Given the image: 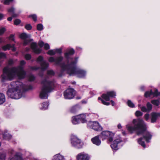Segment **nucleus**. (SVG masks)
I'll return each instance as SVG.
<instances>
[{
  "mask_svg": "<svg viewBox=\"0 0 160 160\" xmlns=\"http://www.w3.org/2000/svg\"><path fill=\"white\" fill-rule=\"evenodd\" d=\"M132 123L133 126H128L127 129L131 133H132L135 131L137 135H143L142 137L137 139V142L139 144L145 148L146 145L142 140L144 139L148 143L151 139L152 135L150 132L147 131V126L143 120L134 119Z\"/></svg>",
  "mask_w": 160,
  "mask_h": 160,
  "instance_id": "nucleus-1",
  "label": "nucleus"
},
{
  "mask_svg": "<svg viewBox=\"0 0 160 160\" xmlns=\"http://www.w3.org/2000/svg\"><path fill=\"white\" fill-rule=\"evenodd\" d=\"M12 88L8 89L7 94L8 97L11 98L18 99L22 96V90L24 88V85L22 82L17 81L11 83Z\"/></svg>",
  "mask_w": 160,
  "mask_h": 160,
  "instance_id": "nucleus-2",
  "label": "nucleus"
},
{
  "mask_svg": "<svg viewBox=\"0 0 160 160\" xmlns=\"http://www.w3.org/2000/svg\"><path fill=\"white\" fill-rule=\"evenodd\" d=\"M41 83L42 85L39 97L42 99H47L48 93L52 92L56 87L55 82L54 80H48L45 78L42 80Z\"/></svg>",
  "mask_w": 160,
  "mask_h": 160,
  "instance_id": "nucleus-3",
  "label": "nucleus"
},
{
  "mask_svg": "<svg viewBox=\"0 0 160 160\" xmlns=\"http://www.w3.org/2000/svg\"><path fill=\"white\" fill-rule=\"evenodd\" d=\"M78 57H75L74 60L72 61L73 63L71 64V65L67 71V73L70 76L75 74L77 75V77L79 78H84L86 76V71L82 70L77 69L76 65L78 62Z\"/></svg>",
  "mask_w": 160,
  "mask_h": 160,
  "instance_id": "nucleus-4",
  "label": "nucleus"
},
{
  "mask_svg": "<svg viewBox=\"0 0 160 160\" xmlns=\"http://www.w3.org/2000/svg\"><path fill=\"white\" fill-rule=\"evenodd\" d=\"M18 68L15 67L12 68L4 67L3 69V72L4 74L2 75V80L10 81L13 80L15 77Z\"/></svg>",
  "mask_w": 160,
  "mask_h": 160,
  "instance_id": "nucleus-5",
  "label": "nucleus"
},
{
  "mask_svg": "<svg viewBox=\"0 0 160 160\" xmlns=\"http://www.w3.org/2000/svg\"><path fill=\"white\" fill-rule=\"evenodd\" d=\"M63 59V58L62 56L58 57L56 58L53 57H50L48 59V61L50 62H54L56 65L60 66L62 71H68L71 64L73 63L71 61L70 63L65 64L64 62H61Z\"/></svg>",
  "mask_w": 160,
  "mask_h": 160,
  "instance_id": "nucleus-6",
  "label": "nucleus"
},
{
  "mask_svg": "<svg viewBox=\"0 0 160 160\" xmlns=\"http://www.w3.org/2000/svg\"><path fill=\"white\" fill-rule=\"evenodd\" d=\"M116 96V92L114 91H111L107 92L106 93H103L101 95L102 98L100 97L98 98V100H100L101 102L103 105L108 106L110 105L109 102H106L103 99L106 101H109L110 98H114Z\"/></svg>",
  "mask_w": 160,
  "mask_h": 160,
  "instance_id": "nucleus-7",
  "label": "nucleus"
},
{
  "mask_svg": "<svg viewBox=\"0 0 160 160\" xmlns=\"http://www.w3.org/2000/svg\"><path fill=\"white\" fill-rule=\"evenodd\" d=\"M99 135L100 138L102 140L108 138V141L109 142H112L113 141L114 134L108 131H105L102 132Z\"/></svg>",
  "mask_w": 160,
  "mask_h": 160,
  "instance_id": "nucleus-8",
  "label": "nucleus"
},
{
  "mask_svg": "<svg viewBox=\"0 0 160 160\" xmlns=\"http://www.w3.org/2000/svg\"><path fill=\"white\" fill-rule=\"evenodd\" d=\"M72 145L77 149H81L82 148L83 143L81 140L76 137L73 136L71 139Z\"/></svg>",
  "mask_w": 160,
  "mask_h": 160,
  "instance_id": "nucleus-9",
  "label": "nucleus"
},
{
  "mask_svg": "<svg viewBox=\"0 0 160 160\" xmlns=\"http://www.w3.org/2000/svg\"><path fill=\"white\" fill-rule=\"evenodd\" d=\"M75 94V90L72 88L67 89L63 93L64 98L66 99H72L74 97Z\"/></svg>",
  "mask_w": 160,
  "mask_h": 160,
  "instance_id": "nucleus-10",
  "label": "nucleus"
},
{
  "mask_svg": "<svg viewBox=\"0 0 160 160\" xmlns=\"http://www.w3.org/2000/svg\"><path fill=\"white\" fill-rule=\"evenodd\" d=\"M88 126L90 128L96 131H100L102 130V128L98 122L90 121L88 124Z\"/></svg>",
  "mask_w": 160,
  "mask_h": 160,
  "instance_id": "nucleus-11",
  "label": "nucleus"
},
{
  "mask_svg": "<svg viewBox=\"0 0 160 160\" xmlns=\"http://www.w3.org/2000/svg\"><path fill=\"white\" fill-rule=\"evenodd\" d=\"M122 142V140L121 137L119 136H118L114 140L113 143L111 145V148L112 149L115 150H118L119 149L118 144Z\"/></svg>",
  "mask_w": 160,
  "mask_h": 160,
  "instance_id": "nucleus-12",
  "label": "nucleus"
},
{
  "mask_svg": "<svg viewBox=\"0 0 160 160\" xmlns=\"http://www.w3.org/2000/svg\"><path fill=\"white\" fill-rule=\"evenodd\" d=\"M17 68H18V71L16 74L19 79H22L25 78L26 75V72L24 70V68H22L21 66H18Z\"/></svg>",
  "mask_w": 160,
  "mask_h": 160,
  "instance_id": "nucleus-13",
  "label": "nucleus"
},
{
  "mask_svg": "<svg viewBox=\"0 0 160 160\" xmlns=\"http://www.w3.org/2000/svg\"><path fill=\"white\" fill-rule=\"evenodd\" d=\"M30 48L33 51V52L36 54H40L42 51V49L38 48L37 43L35 42H33L31 43Z\"/></svg>",
  "mask_w": 160,
  "mask_h": 160,
  "instance_id": "nucleus-14",
  "label": "nucleus"
},
{
  "mask_svg": "<svg viewBox=\"0 0 160 160\" xmlns=\"http://www.w3.org/2000/svg\"><path fill=\"white\" fill-rule=\"evenodd\" d=\"M77 158L78 160H89L90 157L87 154L83 152L78 154Z\"/></svg>",
  "mask_w": 160,
  "mask_h": 160,
  "instance_id": "nucleus-15",
  "label": "nucleus"
},
{
  "mask_svg": "<svg viewBox=\"0 0 160 160\" xmlns=\"http://www.w3.org/2000/svg\"><path fill=\"white\" fill-rule=\"evenodd\" d=\"M151 122L154 123L156 122L159 117H160V112H152L151 113Z\"/></svg>",
  "mask_w": 160,
  "mask_h": 160,
  "instance_id": "nucleus-16",
  "label": "nucleus"
},
{
  "mask_svg": "<svg viewBox=\"0 0 160 160\" xmlns=\"http://www.w3.org/2000/svg\"><path fill=\"white\" fill-rule=\"evenodd\" d=\"M75 53V50L73 48H72L69 50L68 52L64 53V57L67 60V63L69 62V59H70L69 56L73 55Z\"/></svg>",
  "mask_w": 160,
  "mask_h": 160,
  "instance_id": "nucleus-17",
  "label": "nucleus"
},
{
  "mask_svg": "<svg viewBox=\"0 0 160 160\" xmlns=\"http://www.w3.org/2000/svg\"><path fill=\"white\" fill-rule=\"evenodd\" d=\"M81 109L80 106L77 104L71 107L69 109V112L72 113H75Z\"/></svg>",
  "mask_w": 160,
  "mask_h": 160,
  "instance_id": "nucleus-18",
  "label": "nucleus"
},
{
  "mask_svg": "<svg viewBox=\"0 0 160 160\" xmlns=\"http://www.w3.org/2000/svg\"><path fill=\"white\" fill-rule=\"evenodd\" d=\"M99 135L91 139L92 143L97 146H99L101 143V141L99 139Z\"/></svg>",
  "mask_w": 160,
  "mask_h": 160,
  "instance_id": "nucleus-19",
  "label": "nucleus"
},
{
  "mask_svg": "<svg viewBox=\"0 0 160 160\" xmlns=\"http://www.w3.org/2000/svg\"><path fill=\"white\" fill-rule=\"evenodd\" d=\"M78 118L80 123H84L87 122V120L86 119V116L85 114H81L78 115Z\"/></svg>",
  "mask_w": 160,
  "mask_h": 160,
  "instance_id": "nucleus-20",
  "label": "nucleus"
},
{
  "mask_svg": "<svg viewBox=\"0 0 160 160\" xmlns=\"http://www.w3.org/2000/svg\"><path fill=\"white\" fill-rule=\"evenodd\" d=\"M9 160H23V159L20 153L17 152L13 157L10 158Z\"/></svg>",
  "mask_w": 160,
  "mask_h": 160,
  "instance_id": "nucleus-21",
  "label": "nucleus"
},
{
  "mask_svg": "<svg viewBox=\"0 0 160 160\" xmlns=\"http://www.w3.org/2000/svg\"><path fill=\"white\" fill-rule=\"evenodd\" d=\"M41 69L44 71L46 70L49 66V64L45 61H43L40 63Z\"/></svg>",
  "mask_w": 160,
  "mask_h": 160,
  "instance_id": "nucleus-22",
  "label": "nucleus"
},
{
  "mask_svg": "<svg viewBox=\"0 0 160 160\" xmlns=\"http://www.w3.org/2000/svg\"><path fill=\"white\" fill-rule=\"evenodd\" d=\"M53 160H64V157L60 154H57L53 156Z\"/></svg>",
  "mask_w": 160,
  "mask_h": 160,
  "instance_id": "nucleus-23",
  "label": "nucleus"
},
{
  "mask_svg": "<svg viewBox=\"0 0 160 160\" xmlns=\"http://www.w3.org/2000/svg\"><path fill=\"white\" fill-rule=\"evenodd\" d=\"M78 115L72 117V122L73 124H78L80 123L78 120L79 118H78Z\"/></svg>",
  "mask_w": 160,
  "mask_h": 160,
  "instance_id": "nucleus-24",
  "label": "nucleus"
},
{
  "mask_svg": "<svg viewBox=\"0 0 160 160\" xmlns=\"http://www.w3.org/2000/svg\"><path fill=\"white\" fill-rule=\"evenodd\" d=\"M3 138L6 140H9L12 138V136L7 132H5L3 134Z\"/></svg>",
  "mask_w": 160,
  "mask_h": 160,
  "instance_id": "nucleus-25",
  "label": "nucleus"
},
{
  "mask_svg": "<svg viewBox=\"0 0 160 160\" xmlns=\"http://www.w3.org/2000/svg\"><path fill=\"white\" fill-rule=\"evenodd\" d=\"M5 96L2 93H0V105L2 104L5 102Z\"/></svg>",
  "mask_w": 160,
  "mask_h": 160,
  "instance_id": "nucleus-26",
  "label": "nucleus"
},
{
  "mask_svg": "<svg viewBox=\"0 0 160 160\" xmlns=\"http://www.w3.org/2000/svg\"><path fill=\"white\" fill-rule=\"evenodd\" d=\"M12 47V46L10 44H8L6 45L3 46L2 48L3 51H6L8 50H9Z\"/></svg>",
  "mask_w": 160,
  "mask_h": 160,
  "instance_id": "nucleus-27",
  "label": "nucleus"
},
{
  "mask_svg": "<svg viewBox=\"0 0 160 160\" xmlns=\"http://www.w3.org/2000/svg\"><path fill=\"white\" fill-rule=\"evenodd\" d=\"M152 90H151L150 91L146 92L144 93V96L145 98H148L152 95Z\"/></svg>",
  "mask_w": 160,
  "mask_h": 160,
  "instance_id": "nucleus-28",
  "label": "nucleus"
},
{
  "mask_svg": "<svg viewBox=\"0 0 160 160\" xmlns=\"http://www.w3.org/2000/svg\"><path fill=\"white\" fill-rule=\"evenodd\" d=\"M48 107V103L46 102H44L42 104L40 109L42 110H46Z\"/></svg>",
  "mask_w": 160,
  "mask_h": 160,
  "instance_id": "nucleus-29",
  "label": "nucleus"
},
{
  "mask_svg": "<svg viewBox=\"0 0 160 160\" xmlns=\"http://www.w3.org/2000/svg\"><path fill=\"white\" fill-rule=\"evenodd\" d=\"M151 102L152 104L156 106H158L160 104V102L158 99L152 100L151 101Z\"/></svg>",
  "mask_w": 160,
  "mask_h": 160,
  "instance_id": "nucleus-30",
  "label": "nucleus"
},
{
  "mask_svg": "<svg viewBox=\"0 0 160 160\" xmlns=\"http://www.w3.org/2000/svg\"><path fill=\"white\" fill-rule=\"evenodd\" d=\"M20 38L23 40H25L28 38V36L25 33H21L19 36Z\"/></svg>",
  "mask_w": 160,
  "mask_h": 160,
  "instance_id": "nucleus-31",
  "label": "nucleus"
},
{
  "mask_svg": "<svg viewBox=\"0 0 160 160\" xmlns=\"http://www.w3.org/2000/svg\"><path fill=\"white\" fill-rule=\"evenodd\" d=\"M127 104L128 106L131 108H133L135 107L134 104L132 103L131 100H129L127 101Z\"/></svg>",
  "mask_w": 160,
  "mask_h": 160,
  "instance_id": "nucleus-32",
  "label": "nucleus"
},
{
  "mask_svg": "<svg viewBox=\"0 0 160 160\" xmlns=\"http://www.w3.org/2000/svg\"><path fill=\"white\" fill-rule=\"evenodd\" d=\"M28 18H32L33 20L36 22L37 20V17L36 14H31L28 16Z\"/></svg>",
  "mask_w": 160,
  "mask_h": 160,
  "instance_id": "nucleus-33",
  "label": "nucleus"
},
{
  "mask_svg": "<svg viewBox=\"0 0 160 160\" xmlns=\"http://www.w3.org/2000/svg\"><path fill=\"white\" fill-rule=\"evenodd\" d=\"M47 73L49 76H53L55 74V72L53 70H48Z\"/></svg>",
  "mask_w": 160,
  "mask_h": 160,
  "instance_id": "nucleus-34",
  "label": "nucleus"
},
{
  "mask_svg": "<svg viewBox=\"0 0 160 160\" xmlns=\"http://www.w3.org/2000/svg\"><path fill=\"white\" fill-rule=\"evenodd\" d=\"M146 106L148 111H149L152 109V105L149 102L147 103Z\"/></svg>",
  "mask_w": 160,
  "mask_h": 160,
  "instance_id": "nucleus-35",
  "label": "nucleus"
},
{
  "mask_svg": "<svg viewBox=\"0 0 160 160\" xmlns=\"http://www.w3.org/2000/svg\"><path fill=\"white\" fill-rule=\"evenodd\" d=\"M6 157V154L4 153L0 152V160H5Z\"/></svg>",
  "mask_w": 160,
  "mask_h": 160,
  "instance_id": "nucleus-36",
  "label": "nucleus"
},
{
  "mask_svg": "<svg viewBox=\"0 0 160 160\" xmlns=\"http://www.w3.org/2000/svg\"><path fill=\"white\" fill-rule=\"evenodd\" d=\"M152 95L154 97H158L160 95V92H159L158 89H156L154 92H152Z\"/></svg>",
  "mask_w": 160,
  "mask_h": 160,
  "instance_id": "nucleus-37",
  "label": "nucleus"
},
{
  "mask_svg": "<svg viewBox=\"0 0 160 160\" xmlns=\"http://www.w3.org/2000/svg\"><path fill=\"white\" fill-rule=\"evenodd\" d=\"M37 29L38 31H41L43 29V25L41 24H38L37 26Z\"/></svg>",
  "mask_w": 160,
  "mask_h": 160,
  "instance_id": "nucleus-38",
  "label": "nucleus"
},
{
  "mask_svg": "<svg viewBox=\"0 0 160 160\" xmlns=\"http://www.w3.org/2000/svg\"><path fill=\"white\" fill-rule=\"evenodd\" d=\"M25 28L28 30H30L32 29V27L30 24H28L25 26Z\"/></svg>",
  "mask_w": 160,
  "mask_h": 160,
  "instance_id": "nucleus-39",
  "label": "nucleus"
},
{
  "mask_svg": "<svg viewBox=\"0 0 160 160\" xmlns=\"http://www.w3.org/2000/svg\"><path fill=\"white\" fill-rule=\"evenodd\" d=\"M35 79V77L33 75H31L29 76L28 80L29 81H33Z\"/></svg>",
  "mask_w": 160,
  "mask_h": 160,
  "instance_id": "nucleus-40",
  "label": "nucleus"
},
{
  "mask_svg": "<svg viewBox=\"0 0 160 160\" xmlns=\"http://www.w3.org/2000/svg\"><path fill=\"white\" fill-rule=\"evenodd\" d=\"M25 58L26 60H29L31 59L32 56L29 54H26L25 55Z\"/></svg>",
  "mask_w": 160,
  "mask_h": 160,
  "instance_id": "nucleus-41",
  "label": "nucleus"
},
{
  "mask_svg": "<svg viewBox=\"0 0 160 160\" xmlns=\"http://www.w3.org/2000/svg\"><path fill=\"white\" fill-rule=\"evenodd\" d=\"M142 114V113L139 111H137L135 113V116L137 117L141 116Z\"/></svg>",
  "mask_w": 160,
  "mask_h": 160,
  "instance_id": "nucleus-42",
  "label": "nucleus"
},
{
  "mask_svg": "<svg viewBox=\"0 0 160 160\" xmlns=\"http://www.w3.org/2000/svg\"><path fill=\"white\" fill-rule=\"evenodd\" d=\"M21 21L20 20L18 19H17L15 20L14 24L15 25L17 26L20 24L21 23Z\"/></svg>",
  "mask_w": 160,
  "mask_h": 160,
  "instance_id": "nucleus-43",
  "label": "nucleus"
},
{
  "mask_svg": "<svg viewBox=\"0 0 160 160\" xmlns=\"http://www.w3.org/2000/svg\"><path fill=\"white\" fill-rule=\"evenodd\" d=\"M43 58L42 56H39L37 59V61L38 62H43Z\"/></svg>",
  "mask_w": 160,
  "mask_h": 160,
  "instance_id": "nucleus-44",
  "label": "nucleus"
},
{
  "mask_svg": "<svg viewBox=\"0 0 160 160\" xmlns=\"http://www.w3.org/2000/svg\"><path fill=\"white\" fill-rule=\"evenodd\" d=\"M47 54L49 55L52 56L55 54V52L53 50H50L48 51Z\"/></svg>",
  "mask_w": 160,
  "mask_h": 160,
  "instance_id": "nucleus-45",
  "label": "nucleus"
},
{
  "mask_svg": "<svg viewBox=\"0 0 160 160\" xmlns=\"http://www.w3.org/2000/svg\"><path fill=\"white\" fill-rule=\"evenodd\" d=\"M26 63V62L23 60H22L20 61V65L18 66H21L22 68H23V66Z\"/></svg>",
  "mask_w": 160,
  "mask_h": 160,
  "instance_id": "nucleus-46",
  "label": "nucleus"
},
{
  "mask_svg": "<svg viewBox=\"0 0 160 160\" xmlns=\"http://www.w3.org/2000/svg\"><path fill=\"white\" fill-rule=\"evenodd\" d=\"M38 46L41 48L44 45V42L42 41H39L38 43Z\"/></svg>",
  "mask_w": 160,
  "mask_h": 160,
  "instance_id": "nucleus-47",
  "label": "nucleus"
},
{
  "mask_svg": "<svg viewBox=\"0 0 160 160\" xmlns=\"http://www.w3.org/2000/svg\"><path fill=\"white\" fill-rule=\"evenodd\" d=\"M13 0H4V4L5 5H8L10 3L12 2Z\"/></svg>",
  "mask_w": 160,
  "mask_h": 160,
  "instance_id": "nucleus-48",
  "label": "nucleus"
},
{
  "mask_svg": "<svg viewBox=\"0 0 160 160\" xmlns=\"http://www.w3.org/2000/svg\"><path fill=\"white\" fill-rule=\"evenodd\" d=\"M40 68L39 67H37V66H32L30 67V69L32 70L36 71L39 69Z\"/></svg>",
  "mask_w": 160,
  "mask_h": 160,
  "instance_id": "nucleus-49",
  "label": "nucleus"
},
{
  "mask_svg": "<svg viewBox=\"0 0 160 160\" xmlns=\"http://www.w3.org/2000/svg\"><path fill=\"white\" fill-rule=\"evenodd\" d=\"M44 48L46 50H48L50 49L49 45L47 43H46L44 45Z\"/></svg>",
  "mask_w": 160,
  "mask_h": 160,
  "instance_id": "nucleus-50",
  "label": "nucleus"
},
{
  "mask_svg": "<svg viewBox=\"0 0 160 160\" xmlns=\"http://www.w3.org/2000/svg\"><path fill=\"white\" fill-rule=\"evenodd\" d=\"M6 54L2 52H0V59H2L3 58H6Z\"/></svg>",
  "mask_w": 160,
  "mask_h": 160,
  "instance_id": "nucleus-51",
  "label": "nucleus"
},
{
  "mask_svg": "<svg viewBox=\"0 0 160 160\" xmlns=\"http://www.w3.org/2000/svg\"><path fill=\"white\" fill-rule=\"evenodd\" d=\"M141 111L144 112H146L148 111V109H147V108L145 106L141 107Z\"/></svg>",
  "mask_w": 160,
  "mask_h": 160,
  "instance_id": "nucleus-52",
  "label": "nucleus"
},
{
  "mask_svg": "<svg viewBox=\"0 0 160 160\" xmlns=\"http://www.w3.org/2000/svg\"><path fill=\"white\" fill-rule=\"evenodd\" d=\"M5 31L6 29L4 28H2L0 29V35L3 34Z\"/></svg>",
  "mask_w": 160,
  "mask_h": 160,
  "instance_id": "nucleus-53",
  "label": "nucleus"
},
{
  "mask_svg": "<svg viewBox=\"0 0 160 160\" xmlns=\"http://www.w3.org/2000/svg\"><path fill=\"white\" fill-rule=\"evenodd\" d=\"M14 8L13 7H12L8 9V12H11L12 13L14 12Z\"/></svg>",
  "mask_w": 160,
  "mask_h": 160,
  "instance_id": "nucleus-54",
  "label": "nucleus"
},
{
  "mask_svg": "<svg viewBox=\"0 0 160 160\" xmlns=\"http://www.w3.org/2000/svg\"><path fill=\"white\" fill-rule=\"evenodd\" d=\"M55 52L61 54L62 52V49L61 48L56 49Z\"/></svg>",
  "mask_w": 160,
  "mask_h": 160,
  "instance_id": "nucleus-55",
  "label": "nucleus"
},
{
  "mask_svg": "<svg viewBox=\"0 0 160 160\" xmlns=\"http://www.w3.org/2000/svg\"><path fill=\"white\" fill-rule=\"evenodd\" d=\"M29 43V42L28 40H26V39L24 40L23 42V45L24 46H26Z\"/></svg>",
  "mask_w": 160,
  "mask_h": 160,
  "instance_id": "nucleus-56",
  "label": "nucleus"
},
{
  "mask_svg": "<svg viewBox=\"0 0 160 160\" xmlns=\"http://www.w3.org/2000/svg\"><path fill=\"white\" fill-rule=\"evenodd\" d=\"M145 119L146 121H148L149 118V114L148 113H146L144 115Z\"/></svg>",
  "mask_w": 160,
  "mask_h": 160,
  "instance_id": "nucleus-57",
  "label": "nucleus"
},
{
  "mask_svg": "<svg viewBox=\"0 0 160 160\" xmlns=\"http://www.w3.org/2000/svg\"><path fill=\"white\" fill-rule=\"evenodd\" d=\"M14 35L11 34L9 37V39L12 41H14Z\"/></svg>",
  "mask_w": 160,
  "mask_h": 160,
  "instance_id": "nucleus-58",
  "label": "nucleus"
},
{
  "mask_svg": "<svg viewBox=\"0 0 160 160\" xmlns=\"http://www.w3.org/2000/svg\"><path fill=\"white\" fill-rule=\"evenodd\" d=\"M33 88L32 86L31 85H29L28 86V88L26 89H25V91H27L28 90H31Z\"/></svg>",
  "mask_w": 160,
  "mask_h": 160,
  "instance_id": "nucleus-59",
  "label": "nucleus"
},
{
  "mask_svg": "<svg viewBox=\"0 0 160 160\" xmlns=\"http://www.w3.org/2000/svg\"><path fill=\"white\" fill-rule=\"evenodd\" d=\"M13 61L12 59H10L8 61V64L9 65H12L13 64Z\"/></svg>",
  "mask_w": 160,
  "mask_h": 160,
  "instance_id": "nucleus-60",
  "label": "nucleus"
},
{
  "mask_svg": "<svg viewBox=\"0 0 160 160\" xmlns=\"http://www.w3.org/2000/svg\"><path fill=\"white\" fill-rule=\"evenodd\" d=\"M38 75L41 77L42 78L43 76V73L42 72H40L38 73Z\"/></svg>",
  "mask_w": 160,
  "mask_h": 160,
  "instance_id": "nucleus-61",
  "label": "nucleus"
},
{
  "mask_svg": "<svg viewBox=\"0 0 160 160\" xmlns=\"http://www.w3.org/2000/svg\"><path fill=\"white\" fill-rule=\"evenodd\" d=\"M17 16H18V14H17L16 13H15L14 12L13 13H12V18H16V17H17Z\"/></svg>",
  "mask_w": 160,
  "mask_h": 160,
  "instance_id": "nucleus-62",
  "label": "nucleus"
},
{
  "mask_svg": "<svg viewBox=\"0 0 160 160\" xmlns=\"http://www.w3.org/2000/svg\"><path fill=\"white\" fill-rule=\"evenodd\" d=\"M4 17V15L2 13H0V21Z\"/></svg>",
  "mask_w": 160,
  "mask_h": 160,
  "instance_id": "nucleus-63",
  "label": "nucleus"
},
{
  "mask_svg": "<svg viewBox=\"0 0 160 160\" xmlns=\"http://www.w3.org/2000/svg\"><path fill=\"white\" fill-rule=\"evenodd\" d=\"M12 51L13 52H15L16 51V48L14 47V45H12Z\"/></svg>",
  "mask_w": 160,
  "mask_h": 160,
  "instance_id": "nucleus-64",
  "label": "nucleus"
}]
</instances>
